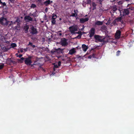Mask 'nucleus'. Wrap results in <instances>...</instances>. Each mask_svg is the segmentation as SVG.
I'll return each mask as SVG.
<instances>
[{"instance_id": "f257e3e1", "label": "nucleus", "mask_w": 134, "mask_h": 134, "mask_svg": "<svg viewBox=\"0 0 134 134\" xmlns=\"http://www.w3.org/2000/svg\"><path fill=\"white\" fill-rule=\"evenodd\" d=\"M9 22V21L7 20L6 18L3 17L0 18V23L2 25L7 26L8 25Z\"/></svg>"}, {"instance_id": "f03ea898", "label": "nucleus", "mask_w": 134, "mask_h": 134, "mask_svg": "<svg viewBox=\"0 0 134 134\" xmlns=\"http://www.w3.org/2000/svg\"><path fill=\"white\" fill-rule=\"evenodd\" d=\"M32 57L31 56H29L28 57L25 58L24 62L27 65H30L32 63L31 59Z\"/></svg>"}, {"instance_id": "7ed1b4c3", "label": "nucleus", "mask_w": 134, "mask_h": 134, "mask_svg": "<svg viewBox=\"0 0 134 134\" xmlns=\"http://www.w3.org/2000/svg\"><path fill=\"white\" fill-rule=\"evenodd\" d=\"M30 33L32 35H36L38 33L37 29L35 28L33 26H32L30 28Z\"/></svg>"}, {"instance_id": "20e7f679", "label": "nucleus", "mask_w": 134, "mask_h": 134, "mask_svg": "<svg viewBox=\"0 0 134 134\" xmlns=\"http://www.w3.org/2000/svg\"><path fill=\"white\" fill-rule=\"evenodd\" d=\"M69 29L71 34H75V32L77 31L78 30L77 27L73 26L70 27Z\"/></svg>"}, {"instance_id": "39448f33", "label": "nucleus", "mask_w": 134, "mask_h": 134, "mask_svg": "<svg viewBox=\"0 0 134 134\" xmlns=\"http://www.w3.org/2000/svg\"><path fill=\"white\" fill-rule=\"evenodd\" d=\"M94 38L95 39L96 42H97V41L102 42V39L103 38L102 36H100L99 35H96L94 36Z\"/></svg>"}, {"instance_id": "423d86ee", "label": "nucleus", "mask_w": 134, "mask_h": 134, "mask_svg": "<svg viewBox=\"0 0 134 134\" xmlns=\"http://www.w3.org/2000/svg\"><path fill=\"white\" fill-rule=\"evenodd\" d=\"M95 33V29L94 28H92L90 30L89 33V37H92L94 35Z\"/></svg>"}, {"instance_id": "0eeeda50", "label": "nucleus", "mask_w": 134, "mask_h": 134, "mask_svg": "<svg viewBox=\"0 0 134 134\" xmlns=\"http://www.w3.org/2000/svg\"><path fill=\"white\" fill-rule=\"evenodd\" d=\"M67 40L65 38H63L61 42V44L62 46H64L67 45L68 43L67 42Z\"/></svg>"}, {"instance_id": "6e6552de", "label": "nucleus", "mask_w": 134, "mask_h": 134, "mask_svg": "<svg viewBox=\"0 0 134 134\" xmlns=\"http://www.w3.org/2000/svg\"><path fill=\"white\" fill-rule=\"evenodd\" d=\"M121 31L119 30H117L115 34V37L116 39H118L120 38L121 36Z\"/></svg>"}, {"instance_id": "1a4fd4ad", "label": "nucleus", "mask_w": 134, "mask_h": 134, "mask_svg": "<svg viewBox=\"0 0 134 134\" xmlns=\"http://www.w3.org/2000/svg\"><path fill=\"white\" fill-rule=\"evenodd\" d=\"M130 8L124 9L122 12L123 15H126L129 14L130 13Z\"/></svg>"}, {"instance_id": "9d476101", "label": "nucleus", "mask_w": 134, "mask_h": 134, "mask_svg": "<svg viewBox=\"0 0 134 134\" xmlns=\"http://www.w3.org/2000/svg\"><path fill=\"white\" fill-rule=\"evenodd\" d=\"M109 38L108 36L103 37L102 39V42H103V44H104L105 42H107Z\"/></svg>"}, {"instance_id": "9b49d317", "label": "nucleus", "mask_w": 134, "mask_h": 134, "mask_svg": "<svg viewBox=\"0 0 134 134\" xmlns=\"http://www.w3.org/2000/svg\"><path fill=\"white\" fill-rule=\"evenodd\" d=\"M89 20L88 18H81L80 19V22L81 23H83L88 21Z\"/></svg>"}, {"instance_id": "f8f14e48", "label": "nucleus", "mask_w": 134, "mask_h": 134, "mask_svg": "<svg viewBox=\"0 0 134 134\" xmlns=\"http://www.w3.org/2000/svg\"><path fill=\"white\" fill-rule=\"evenodd\" d=\"M24 19L26 20V21L29 22L30 21H32L33 19L29 15L26 16L24 18Z\"/></svg>"}, {"instance_id": "ddd939ff", "label": "nucleus", "mask_w": 134, "mask_h": 134, "mask_svg": "<svg viewBox=\"0 0 134 134\" xmlns=\"http://www.w3.org/2000/svg\"><path fill=\"white\" fill-rule=\"evenodd\" d=\"M63 51V49H61L60 48H58L57 49H55L54 52H52V53H53L54 52H57L58 53H62Z\"/></svg>"}, {"instance_id": "4468645a", "label": "nucleus", "mask_w": 134, "mask_h": 134, "mask_svg": "<svg viewBox=\"0 0 134 134\" xmlns=\"http://www.w3.org/2000/svg\"><path fill=\"white\" fill-rule=\"evenodd\" d=\"M82 48L83 51L85 52H86L88 48V47L85 44H83L82 46Z\"/></svg>"}, {"instance_id": "2eb2a0df", "label": "nucleus", "mask_w": 134, "mask_h": 134, "mask_svg": "<svg viewBox=\"0 0 134 134\" xmlns=\"http://www.w3.org/2000/svg\"><path fill=\"white\" fill-rule=\"evenodd\" d=\"M76 52V51H75V48H73L69 51V54L72 55L75 53Z\"/></svg>"}, {"instance_id": "dca6fc26", "label": "nucleus", "mask_w": 134, "mask_h": 134, "mask_svg": "<svg viewBox=\"0 0 134 134\" xmlns=\"http://www.w3.org/2000/svg\"><path fill=\"white\" fill-rule=\"evenodd\" d=\"M52 2V1H51L50 0H47L44 2V4L46 6H48L51 4V3Z\"/></svg>"}, {"instance_id": "f3484780", "label": "nucleus", "mask_w": 134, "mask_h": 134, "mask_svg": "<svg viewBox=\"0 0 134 134\" xmlns=\"http://www.w3.org/2000/svg\"><path fill=\"white\" fill-rule=\"evenodd\" d=\"M103 24V23L102 22L98 21H97L95 23V25H102Z\"/></svg>"}, {"instance_id": "a211bd4d", "label": "nucleus", "mask_w": 134, "mask_h": 134, "mask_svg": "<svg viewBox=\"0 0 134 134\" xmlns=\"http://www.w3.org/2000/svg\"><path fill=\"white\" fill-rule=\"evenodd\" d=\"M29 28V27L28 25H26L24 26V29L25 30L26 32H28Z\"/></svg>"}, {"instance_id": "6ab92c4d", "label": "nucleus", "mask_w": 134, "mask_h": 134, "mask_svg": "<svg viewBox=\"0 0 134 134\" xmlns=\"http://www.w3.org/2000/svg\"><path fill=\"white\" fill-rule=\"evenodd\" d=\"M8 61L10 63H13V64H15L16 63V62L15 61L12 60L11 58H9L8 59Z\"/></svg>"}, {"instance_id": "aec40b11", "label": "nucleus", "mask_w": 134, "mask_h": 134, "mask_svg": "<svg viewBox=\"0 0 134 134\" xmlns=\"http://www.w3.org/2000/svg\"><path fill=\"white\" fill-rule=\"evenodd\" d=\"M92 6L93 7V8L92 9V10H94L95 9H96V3L94 2H93L92 3Z\"/></svg>"}, {"instance_id": "412c9836", "label": "nucleus", "mask_w": 134, "mask_h": 134, "mask_svg": "<svg viewBox=\"0 0 134 134\" xmlns=\"http://www.w3.org/2000/svg\"><path fill=\"white\" fill-rule=\"evenodd\" d=\"M117 10V8L116 7V5L114 6L112 8V10L114 12L116 11ZM114 13V12H113Z\"/></svg>"}, {"instance_id": "4be33fe9", "label": "nucleus", "mask_w": 134, "mask_h": 134, "mask_svg": "<svg viewBox=\"0 0 134 134\" xmlns=\"http://www.w3.org/2000/svg\"><path fill=\"white\" fill-rule=\"evenodd\" d=\"M57 17L56 15L54 14H52V18L51 19H55L57 18Z\"/></svg>"}, {"instance_id": "5701e85b", "label": "nucleus", "mask_w": 134, "mask_h": 134, "mask_svg": "<svg viewBox=\"0 0 134 134\" xmlns=\"http://www.w3.org/2000/svg\"><path fill=\"white\" fill-rule=\"evenodd\" d=\"M11 46L12 48H14L16 47L17 45L15 43H13L11 44Z\"/></svg>"}, {"instance_id": "b1692460", "label": "nucleus", "mask_w": 134, "mask_h": 134, "mask_svg": "<svg viewBox=\"0 0 134 134\" xmlns=\"http://www.w3.org/2000/svg\"><path fill=\"white\" fill-rule=\"evenodd\" d=\"M116 20H117V22H118L119 21H120L122 20V17H118L116 19Z\"/></svg>"}, {"instance_id": "393cba45", "label": "nucleus", "mask_w": 134, "mask_h": 134, "mask_svg": "<svg viewBox=\"0 0 134 134\" xmlns=\"http://www.w3.org/2000/svg\"><path fill=\"white\" fill-rule=\"evenodd\" d=\"M25 58H24L23 57L21 58L20 59H18V60L20 63H22L23 62V61L24 59H25Z\"/></svg>"}, {"instance_id": "a878e982", "label": "nucleus", "mask_w": 134, "mask_h": 134, "mask_svg": "<svg viewBox=\"0 0 134 134\" xmlns=\"http://www.w3.org/2000/svg\"><path fill=\"white\" fill-rule=\"evenodd\" d=\"M55 20V19H51V23L52 24L54 25L55 24L56 21Z\"/></svg>"}, {"instance_id": "bb28decb", "label": "nucleus", "mask_w": 134, "mask_h": 134, "mask_svg": "<svg viewBox=\"0 0 134 134\" xmlns=\"http://www.w3.org/2000/svg\"><path fill=\"white\" fill-rule=\"evenodd\" d=\"M31 8H34L36 7V5L35 4H32L31 6Z\"/></svg>"}, {"instance_id": "cd10ccee", "label": "nucleus", "mask_w": 134, "mask_h": 134, "mask_svg": "<svg viewBox=\"0 0 134 134\" xmlns=\"http://www.w3.org/2000/svg\"><path fill=\"white\" fill-rule=\"evenodd\" d=\"M58 66L57 64H55L54 65V67L53 68V69L54 71L55 70V68H58Z\"/></svg>"}, {"instance_id": "c85d7f7f", "label": "nucleus", "mask_w": 134, "mask_h": 134, "mask_svg": "<svg viewBox=\"0 0 134 134\" xmlns=\"http://www.w3.org/2000/svg\"><path fill=\"white\" fill-rule=\"evenodd\" d=\"M4 66V64H2L0 65V70L2 69L3 68Z\"/></svg>"}, {"instance_id": "c756f323", "label": "nucleus", "mask_w": 134, "mask_h": 134, "mask_svg": "<svg viewBox=\"0 0 134 134\" xmlns=\"http://www.w3.org/2000/svg\"><path fill=\"white\" fill-rule=\"evenodd\" d=\"M121 52L120 51H118L116 52V55L117 56H118L119 55L120 53Z\"/></svg>"}, {"instance_id": "7c9ffc66", "label": "nucleus", "mask_w": 134, "mask_h": 134, "mask_svg": "<svg viewBox=\"0 0 134 134\" xmlns=\"http://www.w3.org/2000/svg\"><path fill=\"white\" fill-rule=\"evenodd\" d=\"M77 14L76 13L75 14V13H72V15H71V16H75L76 17V16H77Z\"/></svg>"}, {"instance_id": "2f4dec72", "label": "nucleus", "mask_w": 134, "mask_h": 134, "mask_svg": "<svg viewBox=\"0 0 134 134\" xmlns=\"http://www.w3.org/2000/svg\"><path fill=\"white\" fill-rule=\"evenodd\" d=\"M117 22L116 19H115L113 22L112 23L114 24V25H115L116 24V23Z\"/></svg>"}, {"instance_id": "473e14b6", "label": "nucleus", "mask_w": 134, "mask_h": 134, "mask_svg": "<svg viewBox=\"0 0 134 134\" xmlns=\"http://www.w3.org/2000/svg\"><path fill=\"white\" fill-rule=\"evenodd\" d=\"M2 49L4 50L5 51H7L8 49L6 48V47H3L2 48Z\"/></svg>"}, {"instance_id": "72a5a7b5", "label": "nucleus", "mask_w": 134, "mask_h": 134, "mask_svg": "<svg viewBox=\"0 0 134 134\" xmlns=\"http://www.w3.org/2000/svg\"><path fill=\"white\" fill-rule=\"evenodd\" d=\"M87 4H90L91 2V0H87Z\"/></svg>"}, {"instance_id": "f704fd0d", "label": "nucleus", "mask_w": 134, "mask_h": 134, "mask_svg": "<svg viewBox=\"0 0 134 134\" xmlns=\"http://www.w3.org/2000/svg\"><path fill=\"white\" fill-rule=\"evenodd\" d=\"M81 35H79L76 37V38L78 39H80L81 37Z\"/></svg>"}, {"instance_id": "c9c22d12", "label": "nucleus", "mask_w": 134, "mask_h": 134, "mask_svg": "<svg viewBox=\"0 0 134 134\" xmlns=\"http://www.w3.org/2000/svg\"><path fill=\"white\" fill-rule=\"evenodd\" d=\"M15 21L16 23H19L20 22L19 19L18 18H17V19Z\"/></svg>"}, {"instance_id": "e433bc0d", "label": "nucleus", "mask_w": 134, "mask_h": 134, "mask_svg": "<svg viewBox=\"0 0 134 134\" xmlns=\"http://www.w3.org/2000/svg\"><path fill=\"white\" fill-rule=\"evenodd\" d=\"M37 61H36V60L34 62V64H33V65H38V64H40V63H36V62Z\"/></svg>"}, {"instance_id": "4c0bfd02", "label": "nucleus", "mask_w": 134, "mask_h": 134, "mask_svg": "<svg viewBox=\"0 0 134 134\" xmlns=\"http://www.w3.org/2000/svg\"><path fill=\"white\" fill-rule=\"evenodd\" d=\"M61 32V31H58L57 33V34L60 36H61L62 35V34L60 32Z\"/></svg>"}, {"instance_id": "58836bf2", "label": "nucleus", "mask_w": 134, "mask_h": 134, "mask_svg": "<svg viewBox=\"0 0 134 134\" xmlns=\"http://www.w3.org/2000/svg\"><path fill=\"white\" fill-rule=\"evenodd\" d=\"M76 33L78 34H79V35H82V32L81 31H78V32H76Z\"/></svg>"}, {"instance_id": "ea45409f", "label": "nucleus", "mask_w": 134, "mask_h": 134, "mask_svg": "<svg viewBox=\"0 0 134 134\" xmlns=\"http://www.w3.org/2000/svg\"><path fill=\"white\" fill-rule=\"evenodd\" d=\"M23 54H20L18 56H17V57H19V58H21V57L23 56Z\"/></svg>"}, {"instance_id": "a19ab883", "label": "nucleus", "mask_w": 134, "mask_h": 134, "mask_svg": "<svg viewBox=\"0 0 134 134\" xmlns=\"http://www.w3.org/2000/svg\"><path fill=\"white\" fill-rule=\"evenodd\" d=\"M118 3L119 4H122V1H120L118 2Z\"/></svg>"}, {"instance_id": "79ce46f5", "label": "nucleus", "mask_w": 134, "mask_h": 134, "mask_svg": "<svg viewBox=\"0 0 134 134\" xmlns=\"http://www.w3.org/2000/svg\"><path fill=\"white\" fill-rule=\"evenodd\" d=\"M61 62L60 61H59L58 62V66H60V65H61Z\"/></svg>"}, {"instance_id": "37998d69", "label": "nucleus", "mask_w": 134, "mask_h": 134, "mask_svg": "<svg viewBox=\"0 0 134 134\" xmlns=\"http://www.w3.org/2000/svg\"><path fill=\"white\" fill-rule=\"evenodd\" d=\"M2 5L3 6H6V4L5 2H3V3H2Z\"/></svg>"}, {"instance_id": "c03bdc74", "label": "nucleus", "mask_w": 134, "mask_h": 134, "mask_svg": "<svg viewBox=\"0 0 134 134\" xmlns=\"http://www.w3.org/2000/svg\"><path fill=\"white\" fill-rule=\"evenodd\" d=\"M48 10V8L46 7L44 10V11L45 12H47Z\"/></svg>"}, {"instance_id": "a18cd8bd", "label": "nucleus", "mask_w": 134, "mask_h": 134, "mask_svg": "<svg viewBox=\"0 0 134 134\" xmlns=\"http://www.w3.org/2000/svg\"><path fill=\"white\" fill-rule=\"evenodd\" d=\"M74 12L75 13V14H76V13L77 14L78 11L77 10H74Z\"/></svg>"}, {"instance_id": "49530a36", "label": "nucleus", "mask_w": 134, "mask_h": 134, "mask_svg": "<svg viewBox=\"0 0 134 134\" xmlns=\"http://www.w3.org/2000/svg\"><path fill=\"white\" fill-rule=\"evenodd\" d=\"M13 25V24L12 23H11L9 25V27L12 26V25Z\"/></svg>"}, {"instance_id": "de8ad7c7", "label": "nucleus", "mask_w": 134, "mask_h": 134, "mask_svg": "<svg viewBox=\"0 0 134 134\" xmlns=\"http://www.w3.org/2000/svg\"><path fill=\"white\" fill-rule=\"evenodd\" d=\"M10 1V2L12 3H14V0H9Z\"/></svg>"}, {"instance_id": "09e8293b", "label": "nucleus", "mask_w": 134, "mask_h": 134, "mask_svg": "<svg viewBox=\"0 0 134 134\" xmlns=\"http://www.w3.org/2000/svg\"><path fill=\"white\" fill-rule=\"evenodd\" d=\"M10 22L11 23H12L13 24V25H14V24H15V23H16L15 21V22H13L12 21H10Z\"/></svg>"}, {"instance_id": "8fccbe9b", "label": "nucleus", "mask_w": 134, "mask_h": 134, "mask_svg": "<svg viewBox=\"0 0 134 134\" xmlns=\"http://www.w3.org/2000/svg\"><path fill=\"white\" fill-rule=\"evenodd\" d=\"M76 48H77V49H80L81 48V47H80V46H78L77 47H76Z\"/></svg>"}, {"instance_id": "3c124183", "label": "nucleus", "mask_w": 134, "mask_h": 134, "mask_svg": "<svg viewBox=\"0 0 134 134\" xmlns=\"http://www.w3.org/2000/svg\"><path fill=\"white\" fill-rule=\"evenodd\" d=\"M32 42H30L29 43V44L28 45V46L29 45H32Z\"/></svg>"}, {"instance_id": "603ef678", "label": "nucleus", "mask_w": 134, "mask_h": 134, "mask_svg": "<svg viewBox=\"0 0 134 134\" xmlns=\"http://www.w3.org/2000/svg\"><path fill=\"white\" fill-rule=\"evenodd\" d=\"M92 57V55H90L88 56V58L90 59H91Z\"/></svg>"}, {"instance_id": "864d4df0", "label": "nucleus", "mask_w": 134, "mask_h": 134, "mask_svg": "<svg viewBox=\"0 0 134 134\" xmlns=\"http://www.w3.org/2000/svg\"><path fill=\"white\" fill-rule=\"evenodd\" d=\"M84 27H85L83 25L82 28L81 29V30L82 31H83L84 30Z\"/></svg>"}, {"instance_id": "5fc2aeb1", "label": "nucleus", "mask_w": 134, "mask_h": 134, "mask_svg": "<svg viewBox=\"0 0 134 134\" xmlns=\"http://www.w3.org/2000/svg\"><path fill=\"white\" fill-rule=\"evenodd\" d=\"M92 55V57H93V58H94L95 57V54H93Z\"/></svg>"}, {"instance_id": "6e6d98bb", "label": "nucleus", "mask_w": 134, "mask_h": 134, "mask_svg": "<svg viewBox=\"0 0 134 134\" xmlns=\"http://www.w3.org/2000/svg\"><path fill=\"white\" fill-rule=\"evenodd\" d=\"M31 46L33 48H34L35 47V46L34 45H32Z\"/></svg>"}, {"instance_id": "4d7b16f0", "label": "nucleus", "mask_w": 134, "mask_h": 134, "mask_svg": "<svg viewBox=\"0 0 134 134\" xmlns=\"http://www.w3.org/2000/svg\"><path fill=\"white\" fill-rule=\"evenodd\" d=\"M39 65H39V68H42L41 67L42 65H41L40 64H39Z\"/></svg>"}, {"instance_id": "13d9d810", "label": "nucleus", "mask_w": 134, "mask_h": 134, "mask_svg": "<svg viewBox=\"0 0 134 134\" xmlns=\"http://www.w3.org/2000/svg\"><path fill=\"white\" fill-rule=\"evenodd\" d=\"M131 0H125V1L127 2H129Z\"/></svg>"}, {"instance_id": "bf43d9fd", "label": "nucleus", "mask_w": 134, "mask_h": 134, "mask_svg": "<svg viewBox=\"0 0 134 134\" xmlns=\"http://www.w3.org/2000/svg\"><path fill=\"white\" fill-rule=\"evenodd\" d=\"M23 49L25 51H27V49L26 48H24Z\"/></svg>"}, {"instance_id": "052dcab7", "label": "nucleus", "mask_w": 134, "mask_h": 134, "mask_svg": "<svg viewBox=\"0 0 134 134\" xmlns=\"http://www.w3.org/2000/svg\"><path fill=\"white\" fill-rule=\"evenodd\" d=\"M34 65H33V64H31V65H31V67H33L34 66Z\"/></svg>"}, {"instance_id": "680f3d73", "label": "nucleus", "mask_w": 134, "mask_h": 134, "mask_svg": "<svg viewBox=\"0 0 134 134\" xmlns=\"http://www.w3.org/2000/svg\"><path fill=\"white\" fill-rule=\"evenodd\" d=\"M20 52L21 53L23 52V50H22V49L20 50Z\"/></svg>"}, {"instance_id": "e2e57ef3", "label": "nucleus", "mask_w": 134, "mask_h": 134, "mask_svg": "<svg viewBox=\"0 0 134 134\" xmlns=\"http://www.w3.org/2000/svg\"><path fill=\"white\" fill-rule=\"evenodd\" d=\"M78 56L77 57V58H80L81 57V56H80V55H78Z\"/></svg>"}, {"instance_id": "0e129e2a", "label": "nucleus", "mask_w": 134, "mask_h": 134, "mask_svg": "<svg viewBox=\"0 0 134 134\" xmlns=\"http://www.w3.org/2000/svg\"><path fill=\"white\" fill-rule=\"evenodd\" d=\"M0 3L1 4L3 3V2L1 1V0H0Z\"/></svg>"}, {"instance_id": "69168bd1", "label": "nucleus", "mask_w": 134, "mask_h": 134, "mask_svg": "<svg viewBox=\"0 0 134 134\" xmlns=\"http://www.w3.org/2000/svg\"><path fill=\"white\" fill-rule=\"evenodd\" d=\"M15 27H16L15 29H17V25Z\"/></svg>"}, {"instance_id": "338daca9", "label": "nucleus", "mask_w": 134, "mask_h": 134, "mask_svg": "<svg viewBox=\"0 0 134 134\" xmlns=\"http://www.w3.org/2000/svg\"><path fill=\"white\" fill-rule=\"evenodd\" d=\"M18 54V53H16V55H16V56H17V55Z\"/></svg>"}, {"instance_id": "774afa93", "label": "nucleus", "mask_w": 134, "mask_h": 134, "mask_svg": "<svg viewBox=\"0 0 134 134\" xmlns=\"http://www.w3.org/2000/svg\"><path fill=\"white\" fill-rule=\"evenodd\" d=\"M62 20L61 18H60V19H59V20Z\"/></svg>"}]
</instances>
